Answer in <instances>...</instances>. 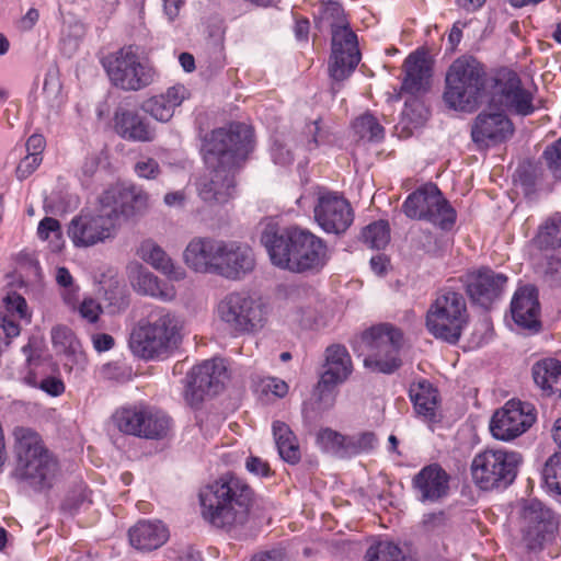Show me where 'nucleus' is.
<instances>
[{
  "label": "nucleus",
  "mask_w": 561,
  "mask_h": 561,
  "mask_svg": "<svg viewBox=\"0 0 561 561\" xmlns=\"http://www.w3.org/2000/svg\"><path fill=\"white\" fill-rule=\"evenodd\" d=\"M253 131L244 124L211 133L203 147L208 173L197 184L199 196L208 203H226L233 193V170L252 150Z\"/></svg>",
  "instance_id": "obj_2"
},
{
  "label": "nucleus",
  "mask_w": 561,
  "mask_h": 561,
  "mask_svg": "<svg viewBox=\"0 0 561 561\" xmlns=\"http://www.w3.org/2000/svg\"><path fill=\"white\" fill-rule=\"evenodd\" d=\"M467 323L466 301L461 294L443 289L426 313V328L436 339L455 344Z\"/></svg>",
  "instance_id": "obj_11"
},
{
  "label": "nucleus",
  "mask_w": 561,
  "mask_h": 561,
  "mask_svg": "<svg viewBox=\"0 0 561 561\" xmlns=\"http://www.w3.org/2000/svg\"><path fill=\"white\" fill-rule=\"evenodd\" d=\"M272 157L274 162L278 164H287L293 161L290 151L279 144H274L272 148Z\"/></svg>",
  "instance_id": "obj_61"
},
{
  "label": "nucleus",
  "mask_w": 561,
  "mask_h": 561,
  "mask_svg": "<svg viewBox=\"0 0 561 561\" xmlns=\"http://www.w3.org/2000/svg\"><path fill=\"white\" fill-rule=\"evenodd\" d=\"M37 237L43 241L54 243L55 249L60 248L61 227L57 219L53 217L43 218L37 227Z\"/></svg>",
  "instance_id": "obj_48"
},
{
  "label": "nucleus",
  "mask_w": 561,
  "mask_h": 561,
  "mask_svg": "<svg viewBox=\"0 0 561 561\" xmlns=\"http://www.w3.org/2000/svg\"><path fill=\"white\" fill-rule=\"evenodd\" d=\"M163 12L170 22H173L180 13V10L184 3L183 0H162Z\"/></svg>",
  "instance_id": "obj_59"
},
{
  "label": "nucleus",
  "mask_w": 561,
  "mask_h": 561,
  "mask_svg": "<svg viewBox=\"0 0 561 561\" xmlns=\"http://www.w3.org/2000/svg\"><path fill=\"white\" fill-rule=\"evenodd\" d=\"M128 278L131 287L139 294L171 301L176 296L174 286L159 278L142 265L135 263L128 266Z\"/></svg>",
  "instance_id": "obj_29"
},
{
  "label": "nucleus",
  "mask_w": 561,
  "mask_h": 561,
  "mask_svg": "<svg viewBox=\"0 0 561 561\" xmlns=\"http://www.w3.org/2000/svg\"><path fill=\"white\" fill-rule=\"evenodd\" d=\"M359 60L356 35L344 30L337 31L332 38V54L329 62L331 79L335 83L347 79Z\"/></svg>",
  "instance_id": "obj_19"
},
{
  "label": "nucleus",
  "mask_w": 561,
  "mask_h": 561,
  "mask_svg": "<svg viewBox=\"0 0 561 561\" xmlns=\"http://www.w3.org/2000/svg\"><path fill=\"white\" fill-rule=\"evenodd\" d=\"M353 371L352 358L345 346L333 344L324 352V364L317 390L330 391L345 382Z\"/></svg>",
  "instance_id": "obj_21"
},
{
  "label": "nucleus",
  "mask_w": 561,
  "mask_h": 561,
  "mask_svg": "<svg viewBox=\"0 0 561 561\" xmlns=\"http://www.w3.org/2000/svg\"><path fill=\"white\" fill-rule=\"evenodd\" d=\"M141 436L149 439L164 437L171 426L169 416L162 411L145 407Z\"/></svg>",
  "instance_id": "obj_36"
},
{
  "label": "nucleus",
  "mask_w": 561,
  "mask_h": 561,
  "mask_svg": "<svg viewBox=\"0 0 561 561\" xmlns=\"http://www.w3.org/2000/svg\"><path fill=\"white\" fill-rule=\"evenodd\" d=\"M542 477L548 490L561 495V451L547 460Z\"/></svg>",
  "instance_id": "obj_44"
},
{
  "label": "nucleus",
  "mask_w": 561,
  "mask_h": 561,
  "mask_svg": "<svg viewBox=\"0 0 561 561\" xmlns=\"http://www.w3.org/2000/svg\"><path fill=\"white\" fill-rule=\"evenodd\" d=\"M368 354L364 358L366 368L376 373L390 374L401 365L399 356L403 334L398 328L383 323L370 328L364 335Z\"/></svg>",
  "instance_id": "obj_13"
},
{
  "label": "nucleus",
  "mask_w": 561,
  "mask_h": 561,
  "mask_svg": "<svg viewBox=\"0 0 561 561\" xmlns=\"http://www.w3.org/2000/svg\"><path fill=\"white\" fill-rule=\"evenodd\" d=\"M39 388L50 396H59L65 391L64 382L55 377L45 378L39 382Z\"/></svg>",
  "instance_id": "obj_58"
},
{
  "label": "nucleus",
  "mask_w": 561,
  "mask_h": 561,
  "mask_svg": "<svg viewBox=\"0 0 561 561\" xmlns=\"http://www.w3.org/2000/svg\"><path fill=\"white\" fill-rule=\"evenodd\" d=\"M55 279L60 287L62 301L68 308L75 309L79 298V287L73 283L72 275L66 267L60 266L56 268Z\"/></svg>",
  "instance_id": "obj_42"
},
{
  "label": "nucleus",
  "mask_w": 561,
  "mask_h": 561,
  "mask_svg": "<svg viewBox=\"0 0 561 561\" xmlns=\"http://www.w3.org/2000/svg\"><path fill=\"white\" fill-rule=\"evenodd\" d=\"M323 19L327 20L330 24L331 31H332V37L334 34L340 31L344 30L346 32H352L348 28V24L344 16L343 8L337 2H329L324 5L322 11Z\"/></svg>",
  "instance_id": "obj_47"
},
{
  "label": "nucleus",
  "mask_w": 561,
  "mask_h": 561,
  "mask_svg": "<svg viewBox=\"0 0 561 561\" xmlns=\"http://www.w3.org/2000/svg\"><path fill=\"white\" fill-rule=\"evenodd\" d=\"M220 239L194 237L182 253L183 263L199 274L216 275Z\"/></svg>",
  "instance_id": "obj_20"
},
{
  "label": "nucleus",
  "mask_w": 561,
  "mask_h": 561,
  "mask_svg": "<svg viewBox=\"0 0 561 561\" xmlns=\"http://www.w3.org/2000/svg\"><path fill=\"white\" fill-rule=\"evenodd\" d=\"M533 378L546 394L561 398V363L553 358L541 359L533 366Z\"/></svg>",
  "instance_id": "obj_35"
},
{
  "label": "nucleus",
  "mask_w": 561,
  "mask_h": 561,
  "mask_svg": "<svg viewBox=\"0 0 561 561\" xmlns=\"http://www.w3.org/2000/svg\"><path fill=\"white\" fill-rule=\"evenodd\" d=\"M42 157L37 152H30L24 157L16 168V175L20 180L30 176L41 164Z\"/></svg>",
  "instance_id": "obj_56"
},
{
  "label": "nucleus",
  "mask_w": 561,
  "mask_h": 561,
  "mask_svg": "<svg viewBox=\"0 0 561 561\" xmlns=\"http://www.w3.org/2000/svg\"><path fill=\"white\" fill-rule=\"evenodd\" d=\"M389 261L383 254H377L370 259L371 270L377 275H382L388 267Z\"/></svg>",
  "instance_id": "obj_63"
},
{
  "label": "nucleus",
  "mask_w": 561,
  "mask_h": 561,
  "mask_svg": "<svg viewBox=\"0 0 561 561\" xmlns=\"http://www.w3.org/2000/svg\"><path fill=\"white\" fill-rule=\"evenodd\" d=\"M353 128L360 138L379 140L383 137V128L370 114L359 116L354 122Z\"/></svg>",
  "instance_id": "obj_45"
},
{
  "label": "nucleus",
  "mask_w": 561,
  "mask_h": 561,
  "mask_svg": "<svg viewBox=\"0 0 561 561\" xmlns=\"http://www.w3.org/2000/svg\"><path fill=\"white\" fill-rule=\"evenodd\" d=\"M18 476L35 489L50 485L56 472V462L44 448L38 434L30 428L14 431Z\"/></svg>",
  "instance_id": "obj_7"
},
{
  "label": "nucleus",
  "mask_w": 561,
  "mask_h": 561,
  "mask_svg": "<svg viewBox=\"0 0 561 561\" xmlns=\"http://www.w3.org/2000/svg\"><path fill=\"white\" fill-rule=\"evenodd\" d=\"M19 320L31 322V312L27 302L15 291L8 293L0 305V328L8 339L20 335Z\"/></svg>",
  "instance_id": "obj_30"
},
{
  "label": "nucleus",
  "mask_w": 561,
  "mask_h": 561,
  "mask_svg": "<svg viewBox=\"0 0 561 561\" xmlns=\"http://www.w3.org/2000/svg\"><path fill=\"white\" fill-rule=\"evenodd\" d=\"M403 211L412 219H425L443 229H449L456 221V211L445 199L436 185L427 184L408 196Z\"/></svg>",
  "instance_id": "obj_14"
},
{
  "label": "nucleus",
  "mask_w": 561,
  "mask_h": 561,
  "mask_svg": "<svg viewBox=\"0 0 561 561\" xmlns=\"http://www.w3.org/2000/svg\"><path fill=\"white\" fill-rule=\"evenodd\" d=\"M252 491L234 476H224L199 491L202 517L211 526L237 533L249 519Z\"/></svg>",
  "instance_id": "obj_4"
},
{
  "label": "nucleus",
  "mask_w": 561,
  "mask_h": 561,
  "mask_svg": "<svg viewBox=\"0 0 561 561\" xmlns=\"http://www.w3.org/2000/svg\"><path fill=\"white\" fill-rule=\"evenodd\" d=\"M39 13L36 9L31 8L21 19L20 24L23 30H31L38 21Z\"/></svg>",
  "instance_id": "obj_64"
},
{
  "label": "nucleus",
  "mask_w": 561,
  "mask_h": 561,
  "mask_svg": "<svg viewBox=\"0 0 561 561\" xmlns=\"http://www.w3.org/2000/svg\"><path fill=\"white\" fill-rule=\"evenodd\" d=\"M450 476L437 463L422 468L413 478L412 486L422 503H436L449 492Z\"/></svg>",
  "instance_id": "obj_22"
},
{
  "label": "nucleus",
  "mask_w": 561,
  "mask_h": 561,
  "mask_svg": "<svg viewBox=\"0 0 561 561\" xmlns=\"http://www.w3.org/2000/svg\"><path fill=\"white\" fill-rule=\"evenodd\" d=\"M148 194L135 186L116 184L99 197L98 206L72 218L68 236L75 247L90 248L115 239L122 224L148 206Z\"/></svg>",
  "instance_id": "obj_1"
},
{
  "label": "nucleus",
  "mask_w": 561,
  "mask_h": 561,
  "mask_svg": "<svg viewBox=\"0 0 561 561\" xmlns=\"http://www.w3.org/2000/svg\"><path fill=\"white\" fill-rule=\"evenodd\" d=\"M261 243L274 266L294 273L319 271L329 260L324 241L297 227L279 233L276 225L268 222L262 230Z\"/></svg>",
  "instance_id": "obj_3"
},
{
  "label": "nucleus",
  "mask_w": 561,
  "mask_h": 561,
  "mask_svg": "<svg viewBox=\"0 0 561 561\" xmlns=\"http://www.w3.org/2000/svg\"><path fill=\"white\" fill-rule=\"evenodd\" d=\"M145 407H128L117 410L113 415L116 427L128 435L141 436Z\"/></svg>",
  "instance_id": "obj_37"
},
{
  "label": "nucleus",
  "mask_w": 561,
  "mask_h": 561,
  "mask_svg": "<svg viewBox=\"0 0 561 561\" xmlns=\"http://www.w3.org/2000/svg\"><path fill=\"white\" fill-rule=\"evenodd\" d=\"M103 67L111 82L125 91L141 90L156 79L153 67L133 46L123 47L105 57Z\"/></svg>",
  "instance_id": "obj_12"
},
{
  "label": "nucleus",
  "mask_w": 561,
  "mask_h": 561,
  "mask_svg": "<svg viewBox=\"0 0 561 561\" xmlns=\"http://www.w3.org/2000/svg\"><path fill=\"white\" fill-rule=\"evenodd\" d=\"M93 346L98 352H106L114 345V339L105 333L95 334L92 336Z\"/></svg>",
  "instance_id": "obj_62"
},
{
  "label": "nucleus",
  "mask_w": 561,
  "mask_h": 561,
  "mask_svg": "<svg viewBox=\"0 0 561 561\" xmlns=\"http://www.w3.org/2000/svg\"><path fill=\"white\" fill-rule=\"evenodd\" d=\"M215 313L234 335L255 334L267 322L264 302L243 291L224 296L216 305Z\"/></svg>",
  "instance_id": "obj_8"
},
{
  "label": "nucleus",
  "mask_w": 561,
  "mask_h": 561,
  "mask_svg": "<svg viewBox=\"0 0 561 561\" xmlns=\"http://www.w3.org/2000/svg\"><path fill=\"white\" fill-rule=\"evenodd\" d=\"M245 468L255 476L266 477L270 474L267 462L259 457H249L245 462Z\"/></svg>",
  "instance_id": "obj_57"
},
{
  "label": "nucleus",
  "mask_w": 561,
  "mask_h": 561,
  "mask_svg": "<svg viewBox=\"0 0 561 561\" xmlns=\"http://www.w3.org/2000/svg\"><path fill=\"white\" fill-rule=\"evenodd\" d=\"M485 87L483 66L473 57L461 56L447 69L444 103L454 111L472 113L485 96Z\"/></svg>",
  "instance_id": "obj_6"
},
{
  "label": "nucleus",
  "mask_w": 561,
  "mask_h": 561,
  "mask_svg": "<svg viewBox=\"0 0 561 561\" xmlns=\"http://www.w3.org/2000/svg\"><path fill=\"white\" fill-rule=\"evenodd\" d=\"M134 171L138 178L146 180H154L160 174V165L158 161L150 157H141L134 167Z\"/></svg>",
  "instance_id": "obj_52"
},
{
  "label": "nucleus",
  "mask_w": 561,
  "mask_h": 561,
  "mask_svg": "<svg viewBox=\"0 0 561 561\" xmlns=\"http://www.w3.org/2000/svg\"><path fill=\"white\" fill-rule=\"evenodd\" d=\"M137 255L171 280L179 282L186 276L185 270L175 264L167 252L150 239L144 240L140 243Z\"/></svg>",
  "instance_id": "obj_33"
},
{
  "label": "nucleus",
  "mask_w": 561,
  "mask_h": 561,
  "mask_svg": "<svg viewBox=\"0 0 561 561\" xmlns=\"http://www.w3.org/2000/svg\"><path fill=\"white\" fill-rule=\"evenodd\" d=\"M277 449L279 456L289 463H296L300 459V450L294 433L291 438L288 437L286 440H282Z\"/></svg>",
  "instance_id": "obj_54"
},
{
  "label": "nucleus",
  "mask_w": 561,
  "mask_h": 561,
  "mask_svg": "<svg viewBox=\"0 0 561 561\" xmlns=\"http://www.w3.org/2000/svg\"><path fill=\"white\" fill-rule=\"evenodd\" d=\"M405 78L402 89L412 95L426 92L431 85L432 66L424 53L409 55L404 62Z\"/></svg>",
  "instance_id": "obj_32"
},
{
  "label": "nucleus",
  "mask_w": 561,
  "mask_h": 561,
  "mask_svg": "<svg viewBox=\"0 0 561 561\" xmlns=\"http://www.w3.org/2000/svg\"><path fill=\"white\" fill-rule=\"evenodd\" d=\"M117 134L131 141L149 142L156 138V130L137 112L118 110L114 117Z\"/></svg>",
  "instance_id": "obj_31"
},
{
  "label": "nucleus",
  "mask_w": 561,
  "mask_h": 561,
  "mask_svg": "<svg viewBox=\"0 0 561 561\" xmlns=\"http://www.w3.org/2000/svg\"><path fill=\"white\" fill-rule=\"evenodd\" d=\"M409 393L419 416L425 421L436 420L439 409L438 391L430 381L421 379L413 382Z\"/></svg>",
  "instance_id": "obj_34"
},
{
  "label": "nucleus",
  "mask_w": 561,
  "mask_h": 561,
  "mask_svg": "<svg viewBox=\"0 0 561 561\" xmlns=\"http://www.w3.org/2000/svg\"><path fill=\"white\" fill-rule=\"evenodd\" d=\"M317 443L323 451L346 458V436L331 428H323L318 433Z\"/></svg>",
  "instance_id": "obj_41"
},
{
  "label": "nucleus",
  "mask_w": 561,
  "mask_h": 561,
  "mask_svg": "<svg viewBox=\"0 0 561 561\" xmlns=\"http://www.w3.org/2000/svg\"><path fill=\"white\" fill-rule=\"evenodd\" d=\"M363 241L371 249H383L390 241L389 225L378 220L368 225L362 232Z\"/></svg>",
  "instance_id": "obj_43"
},
{
  "label": "nucleus",
  "mask_w": 561,
  "mask_h": 561,
  "mask_svg": "<svg viewBox=\"0 0 561 561\" xmlns=\"http://www.w3.org/2000/svg\"><path fill=\"white\" fill-rule=\"evenodd\" d=\"M511 313L519 328L539 330L540 306L537 290L533 286H524L516 290L511 302Z\"/></svg>",
  "instance_id": "obj_26"
},
{
  "label": "nucleus",
  "mask_w": 561,
  "mask_h": 561,
  "mask_svg": "<svg viewBox=\"0 0 561 561\" xmlns=\"http://www.w3.org/2000/svg\"><path fill=\"white\" fill-rule=\"evenodd\" d=\"M72 310L78 311L80 317L90 323L96 322L102 313L101 305L91 297H85L80 304L78 301Z\"/></svg>",
  "instance_id": "obj_51"
},
{
  "label": "nucleus",
  "mask_w": 561,
  "mask_h": 561,
  "mask_svg": "<svg viewBox=\"0 0 561 561\" xmlns=\"http://www.w3.org/2000/svg\"><path fill=\"white\" fill-rule=\"evenodd\" d=\"M507 277L490 268H481L469 273L466 279V288L470 298L482 307H488L500 296Z\"/></svg>",
  "instance_id": "obj_23"
},
{
  "label": "nucleus",
  "mask_w": 561,
  "mask_h": 561,
  "mask_svg": "<svg viewBox=\"0 0 561 561\" xmlns=\"http://www.w3.org/2000/svg\"><path fill=\"white\" fill-rule=\"evenodd\" d=\"M300 208L313 205L314 219L327 233H344L354 220L353 209L342 195L314 186L306 191L298 199Z\"/></svg>",
  "instance_id": "obj_10"
},
{
  "label": "nucleus",
  "mask_w": 561,
  "mask_h": 561,
  "mask_svg": "<svg viewBox=\"0 0 561 561\" xmlns=\"http://www.w3.org/2000/svg\"><path fill=\"white\" fill-rule=\"evenodd\" d=\"M130 545L139 551L149 552L162 547L170 537L169 528L158 519H141L128 530Z\"/></svg>",
  "instance_id": "obj_28"
},
{
  "label": "nucleus",
  "mask_w": 561,
  "mask_h": 561,
  "mask_svg": "<svg viewBox=\"0 0 561 561\" xmlns=\"http://www.w3.org/2000/svg\"><path fill=\"white\" fill-rule=\"evenodd\" d=\"M535 421L533 404L512 399L494 412L490 421V431L495 439L511 442L531 427Z\"/></svg>",
  "instance_id": "obj_15"
},
{
  "label": "nucleus",
  "mask_w": 561,
  "mask_h": 561,
  "mask_svg": "<svg viewBox=\"0 0 561 561\" xmlns=\"http://www.w3.org/2000/svg\"><path fill=\"white\" fill-rule=\"evenodd\" d=\"M184 322L173 312L161 310L140 321L129 337L131 352L144 359L163 358L182 342Z\"/></svg>",
  "instance_id": "obj_5"
},
{
  "label": "nucleus",
  "mask_w": 561,
  "mask_h": 561,
  "mask_svg": "<svg viewBox=\"0 0 561 561\" xmlns=\"http://www.w3.org/2000/svg\"><path fill=\"white\" fill-rule=\"evenodd\" d=\"M522 461V455L515 450L484 449L471 461L472 481L481 490L505 488L515 480Z\"/></svg>",
  "instance_id": "obj_9"
},
{
  "label": "nucleus",
  "mask_w": 561,
  "mask_h": 561,
  "mask_svg": "<svg viewBox=\"0 0 561 561\" xmlns=\"http://www.w3.org/2000/svg\"><path fill=\"white\" fill-rule=\"evenodd\" d=\"M523 540L529 549L540 548L554 531L552 512L539 501H528L520 515Z\"/></svg>",
  "instance_id": "obj_17"
},
{
  "label": "nucleus",
  "mask_w": 561,
  "mask_h": 561,
  "mask_svg": "<svg viewBox=\"0 0 561 561\" xmlns=\"http://www.w3.org/2000/svg\"><path fill=\"white\" fill-rule=\"evenodd\" d=\"M259 387L264 393H272L277 398H284L288 393V385L276 377H265L260 379Z\"/></svg>",
  "instance_id": "obj_53"
},
{
  "label": "nucleus",
  "mask_w": 561,
  "mask_h": 561,
  "mask_svg": "<svg viewBox=\"0 0 561 561\" xmlns=\"http://www.w3.org/2000/svg\"><path fill=\"white\" fill-rule=\"evenodd\" d=\"M188 96L187 89L182 84L168 88L164 92L146 99L141 104L144 113L154 121L168 123L175 114V110L182 105Z\"/></svg>",
  "instance_id": "obj_25"
},
{
  "label": "nucleus",
  "mask_w": 561,
  "mask_h": 561,
  "mask_svg": "<svg viewBox=\"0 0 561 561\" xmlns=\"http://www.w3.org/2000/svg\"><path fill=\"white\" fill-rule=\"evenodd\" d=\"M512 134V123L501 112H483L479 114L471 129L472 140L479 147H489L501 142Z\"/></svg>",
  "instance_id": "obj_24"
},
{
  "label": "nucleus",
  "mask_w": 561,
  "mask_h": 561,
  "mask_svg": "<svg viewBox=\"0 0 561 561\" xmlns=\"http://www.w3.org/2000/svg\"><path fill=\"white\" fill-rule=\"evenodd\" d=\"M43 91L51 107H59L64 103L61 83L56 71H49L44 80Z\"/></svg>",
  "instance_id": "obj_49"
},
{
  "label": "nucleus",
  "mask_w": 561,
  "mask_h": 561,
  "mask_svg": "<svg viewBox=\"0 0 561 561\" xmlns=\"http://www.w3.org/2000/svg\"><path fill=\"white\" fill-rule=\"evenodd\" d=\"M491 105L523 116L531 114L535 110L533 94L523 89L515 77L499 87L492 96Z\"/></svg>",
  "instance_id": "obj_27"
},
{
  "label": "nucleus",
  "mask_w": 561,
  "mask_h": 561,
  "mask_svg": "<svg viewBox=\"0 0 561 561\" xmlns=\"http://www.w3.org/2000/svg\"><path fill=\"white\" fill-rule=\"evenodd\" d=\"M51 343L56 352L66 355L81 353V345L72 330L66 325H56L50 332Z\"/></svg>",
  "instance_id": "obj_39"
},
{
  "label": "nucleus",
  "mask_w": 561,
  "mask_h": 561,
  "mask_svg": "<svg viewBox=\"0 0 561 561\" xmlns=\"http://www.w3.org/2000/svg\"><path fill=\"white\" fill-rule=\"evenodd\" d=\"M543 158L552 175L561 180V138L545 149Z\"/></svg>",
  "instance_id": "obj_50"
},
{
  "label": "nucleus",
  "mask_w": 561,
  "mask_h": 561,
  "mask_svg": "<svg viewBox=\"0 0 561 561\" xmlns=\"http://www.w3.org/2000/svg\"><path fill=\"white\" fill-rule=\"evenodd\" d=\"M291 430L289 426L280 421L273 423V435L275 438L276 446H279L282 440H286L288 437L291 438Z\"/></svg>",
  "instance_id": "obj_60"
},
{
  "label": "nucleus",
  "mask_w": 561,
  "mask_h": 561,
  "mask_svg": "<svg viewBox=\"0 0 561 561\" xmlns=\"http://www.w3.org/2000/svg\"><path fill=\"white\" fill-rule=\"evenodd\" d=\"M536 241L545 249L561 247V215H553L539 227Z\"/></svg>",
  "instance_id": "obj_40"
},
{
  "label": "nucleus",
  "mask_w": 561,
  "mask_h": 561,
  "mask_svg": "<svg viewBox=\"0 0 561 561\" xmlns=\"http://www.w3.org/2000/svg\"><path fill=\"white\" fill-rule=\"evenodd\" d=\"M376 443L375 435L369 432L346 436V458L374 449Z\"/></svg>",
  "instance_id": "obj_46"
},
{
  "label": "nucleus",
  "mask_w": 561,
  "mask_h": 561,
  "mask_svg": "<svg viewBox=\"0 0 561 561\" xmlns=\"http://www.w3.org/2000/svg\"><path fill=\"white\" fill-rule=\"evenodd\" d=\"M365 561H412V559L405 557L398 545L392 541L381 540L367 549Z\"/></svg>",
  "instance_id": "obj_38"
},
{
  "label": "nucleus",
  "mask_w": 561,
  "mask_h": 561,
  "mask_svg": "<svg viewBox=\"0 0 561 561\" xmlns=\"http://www.w3.org/2000/svg\"><path fill=\"white\" fill-rule=\"evenodd\" d=\"M226 374V366L221 359L206 360L193 367L187 376L186 400L195 404L204 394L216 393L224 383Z\"/></svg>",
  "instance_id": "obj_18"
},
{
  "label": "nucleus",
  "mask_w": 561,
  "mask_h": 561,
  "mask_svg": "<svg viewBox=\"0 0 561 561\" xmlns=\"http://www.w3.org/2000/svg\"><path fill=\"white\" fill-rule=\"evenodd\" d=\"M256 267L252 247L237 240H220L216 275L228 280H241Z\"/></svg>",
  "instance_id": "obj_16"
},
{
  "label": "nucleus",
  "mask_w": 561,
  "mask_h": 561,
  "mask_svg": "<svg viewBox=\"0 0 561 561\" xmlns=\"http://www.w3.org/2000/svg\"><path fill=\"white\" fill-rule=\"evenodd\" d=\"M403 115L415 125L422 124L427 118V110L424 104L416 99L405 102Z\"/></svg>",
  "instance_id": "obj_55"
}]
</instances>
